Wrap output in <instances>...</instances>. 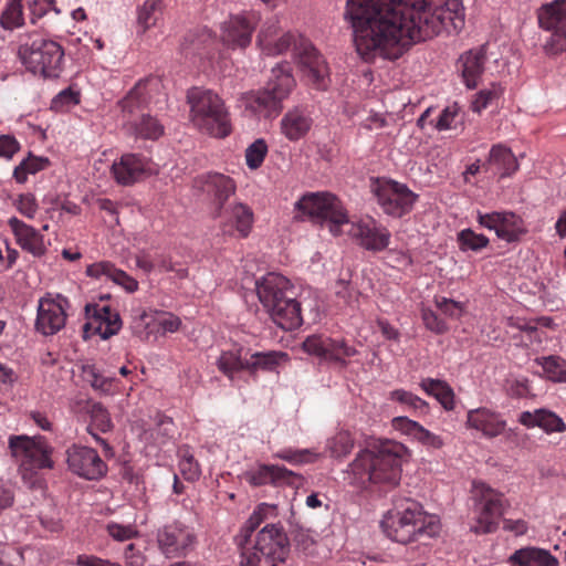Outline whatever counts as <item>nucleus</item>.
<instances>
[{
  "mask_svg": "<svg viewBox=\"0 0 566 566\" xmlns=\"http://www.w3.org/2000/svg\"><path fill=\"white\" fill-rule=\"evenodd\" d=\"M345 18L354 31V44L365 62L399 59L406 48L441 32L464 27L461 0H446L432 8L428 0H347Z\"/></svg>",
  "mask_w": 566,
  "mask_h": 566,
  "instance_id": "f257e3e1",
  "label": "nucleus"
},
{
  "mask_svg": "<svg viewBox=\"0 0 566 566\" xmlns=\"http://www.w3.org/2000/svg\"><path fill=\"white\" fill-rule=\"evenodd\" d=\"M295 207L311 218L329 221V231L339 235L343 226H349L347 233L359 245L369 251H382L390 242V232L373 218L349 222L340 200L329 192H312L303 196Z\"/></svg>",
  "mask_w": 566,
  "mask_h": 566,
  "instance_id": "f03ea898",
  "label": "nucleus"
},
{
  "mask_svg": "<svg viewBox=\"0 0 566 566\" xmlns=\"http://www.w3.org/2000/svg\"><path fill=\"white\" fill-rule=\"evenodd\" d=\"M407 448L394 440H384L360 451L349 464L350 482L367 489L371 485L392 489L401 479V463Z\"/></svg>",
  "mask_w": 566,
  "mask_h": 566,
  "instance_id": "7ed1b4c3",
  "label": "nucleus"
},
{
  "mask_svg": "<svg viewBox=\"0 0 566 566\" xmlns=\"http://www.w3.org/2000/svg\"><path fill=\"white\" fill-rule=\"evenodd\" d=\"M256 293L279 327L293 331L302 325L301 305L289 279L277 273H268L261 281H256Z\"/></svg>",
  "mask_w": 566,
  "mask_h": 566,
  "instance_id": "20e7f679",
  "label": "nucleus"
},
{
  "mask_svg": "<svg viewBox=\"0 0 566 566\" xmlns=\"http://www.w3.org/2000/svg\"><path fill=\"white\" fill-rule=\"evenodd\" d=\"M187 103L190 106V122L199 132L216 138H226L231 134L229 109L217 93L192 87L187 93Z\"/></svg>",
  "mask_w": 566,
  "mask_h": 566,
  "instance_id": "39448f33",
  "label": "nucleus"
},
{
  "mask_svg": "<svg viewBox=\"0 0 566 566\" xmlns=\"http://www.w3.org/2000/svg\"><path fill=\"white\" fill-rule=\"evenodd\" d=\"M381 527L389 538L401 544L418 541L423 535L432 537L439 530L436 516L428 515L412 500H406L403 504L389 511L381 521Z\"/></svg>",
  "mask_w": 566,
  "mask_h": 566,
  "instance_id": "423d86ee",
  "label": "nucleus"
},
{
  "mask_svg": "<svg viewBox=\"0 0 566 566\" xmlns=\"http://www.w3.org/2000/svg\"><path fill=\"white\" fill-rule=\"evenodd\" d=\"M18 56L28 71L45 78H56L63 70V48L36 32L20 36Z\"/></svg>",
  "mask_w": 566,
  "mask_h": 566,
  "instance_id": "0eeeda50",
  "label": "nucleus"
},
{
  "mask_svg": "<svg viewBox=\"0 0 566 566\" xmlns=\"http://www.w3.org/2000/svg\"><path fill=\"white\" fill-rule=\"evenodd\" d=\"M294 86L291 65L279 64L272 69L266 85L261 90L245 93L242 101L247 109L259 116L276 117L283 109V101L289 97Z\"/></svg>",
  "mask_w": 566,
  "mask_h": 566,
  "instance_id": "6e6552de",
  "label": "nucleus"
},
{
  "mask_svg": "<svg viewBox=\"0 0 566 566\" xmlns=\"http://www.w3.org/2000/svg\"><path fill=\"white\" fill-rule=\"evenodd\" d=\"M266 36V33H264L262 44L259 45L264 54L279 55L293 46L307 78L316 88H324L326 86L327 65L308 40L295 36L291 32L282 33L275 39H268Z\"/></svg>",
  "mask_w": 566,
  "mask_h": 566,
  "instance_id": "1a4fd4ad",
  "label": "nucleus"
},
{
  "mask_svg": "<svg viewBox=\"0 0 566 566\" xmlns=\"http://www.w3.org/2000/svg\"><path fill=\"white\" fill-rule=\"evenodd\" d=\"M239 546L240 566H270L271 563L287 558L290 552L283 527L273 523L266 524L254 542H239Z\"/></svg>",
  "mask_w": 566,
  "mask_h": 566,
  "instance_id": "9d476101",
  "label": "nucleus"
},
{
  "mask_svg": "<svg viewBox=\"0 0 566 566\" xmlns=\"http://www.w3.org/2000/svg\"><path fill=\"white\" fill-rule=\"evenodd\" d=\"M11 455L20 461L23 479L31 478L33 472L42 469H53V448L43 437L11 436L9 438Z\"/></svg>",
  "mask_w": 566,
  "mask_h": 566,
  "instance_id": "9b49d317",
  "label": "nucleus"
},
{
  "mask_svg": "<svg viewBox=\"0 0 566 566\" xmlns=\"http://www.w3.org/2000/svg\"><path fill=\"white\" fill-rule=\"evenodd\" d=\"M370 188L384 213L392 218L409 214L419 198L407 185L388 178L374 179Z\"/></svg>",
  "mask_w": 566,
  "mask_h": 566,
  "instance_id": "f8f14e48",
  "label": "nucleus"
},
{
  "mask_svg": "<svg viewBox=\"0 0 566 566\" xmlns=\"http://www.w3.org/2000/svg\"><path fill=\"white\" fill-rule=\"evenodd\" d=\"M476 520L471 531L475 534H490L497 530L506 500L504 495L483 482H474L472 490Z\"/></svg>",
  "mask_w": 566,
  "mask_h": 566,
  "instance_id": "ddd939ff",
  "label": "nucleus"
},
{
  "mask_svg": "<svg viewBox=\"0 0 566 566\" xmlns=\"http://www.w3.org/2000/svg\"><path fill=\"white\" fill-rule=\"evenodd\" d=\"M537 21L541 29L551 32L544 45L545 52L551 55L566 52V0H554L541 6Z\"/></svg>",
  "mask_w": 566,
  "mask_h": 566,
  "instance_id": "4468645a",
  "label": "nucleus"
},
{
  "mask_svg": "<svg viewBox=\"0 0 566 566\" xmlns=\"http://www.w3.org/2000/svg\"><path fill=\"white\" fill-rule=\"evenodd\" d=\"M70 301L61 295L46 293L38 302L35 331L44 336L59 333L66 324Z\"/></svg>",
  "mask_w": 566,
  "mask_h": 566,
  "instance_id": "2eb2a0df",
  "label": "nucleus"
},
{
  "mask_svg": "<svg viewBox=\"0 0 566 566\" xmlns=\"http://www.w3.org/2000/svg\"><path fill=\"white\" fill-rule=\"evenodd\" d=\"M103 301L104 298H101L99 303H87L85 305L84 337L99 335L103 339H107L120 331L122 319L118 312Z\"/></svg>",
  "mask_w": 566,
  "mask_h": 566,
  "instance_id": "dca6fc26",
  "label": "nucleus"
},
{
  "mask_svg": "<svg viewBox=\"0 0 566 566\" xmlns=\"http://www.w3.org/2000/svg\"><path fill=\"white\" fill-rule=\"evenodd\" d=\"M261 21V13L256 10L243 11L230 15L221 28V40L231 49H245L252 41V34Z\"/></svg>",
  "mask_w": 566,
  "mask_h": 566,
  "instance_id": "f3484780",
  "label": "nucleus"
},
{
  "mask_svg": "<svg viewBox=\"0 0 566 566\" xmlns=\"http://www.w3.org/2000/svg\"><path fill=\"white\" fill-rule=\"evenodd\" d=\"M220 219V230L223 235L244 239L251 233L254 214L252 209L242 202L224 206L214 212Z\"/></svg>",
  "mask_w": 566,
  "mask_h": 566,
  "instance_id": "a211bd4d",
  "label": "nucleus"
},
{
  "mask_svg": "<svg viewBox=\"0 0 566 566\" xmlns=\"http://www.w3.org/2000/svg\"><path fill=\"white\" fill-rule=\"evenodd\" d=\"M478 223L495 231L499 239L515 242L527 232L523 219L511 211H494L490 213L478 212Z\"/></svg>",
  "mask_w": 566,
  "mask_h": 566,
  "instance_id": "6ab92c4d",
  "label": "nucleus"
},
{
  "mask_svg": "<svg viewBox=\"0 0 566 566\" xmlns=\"http://www.w3.org/2000/svg\"><path fill=\"white\" fill-rule=\"evenodd\" d=\"M69 469L86 480H97L107 472V465L93 448L73 444L66 451Z\"/></svg>",
  "mask_w": 566,
  "mask_h": 566,
  "instance_id": "aec40b11",
  "label": "nucleus"
},
{
  "mask_svg": "<svg viewBox=\"0 0 566 566\" xmlns=\"http://www.w3.org/2000/svg\"><path fill=\"white\" fill-rule=\"evenodd\" d=\"M303 349L310 354L345 366L346 359L356 355L357 350L344 339H333L322 335L308 336Z\"/></svg>",
  "mask_w": 566,
  "mask_h": 566,
  "instance_id": "412c9836",
  "label": "nucleus"
},
{
  "mask_svg": "<svg viewBox=\"0 0 566 566\" xmlns=\"http://www.w3.org/2000/svg\"><path fill=\"white\" fill-rule=\"evenodd\" d=\"M157 78H145L138 81L133 88L117 103L119 107L124 125L129 119H137L148 107L151 92L157 88Z\"/></svg>",
  "mask_w": 566,
  "mask_h": 566,
  "instance_id": "4be33fe9",
  "label": "nucleus"
},
{
  "mask_svg": "<svg viewBox=\"0 0 566 566\" xmlns=\"http://www.w3.org/2000/svg\"><path fill=\"white\" fill-rule=\"evenodd\" d=\"M160 552L168 558L186 555L195 543L193 533L181 524H170L158 531Z\"/></svg>",
  "mask_w": 566,
  "mask_h": 566,
  "instance_id": "5701e85b",
  "label": "nucleus"
},
{
  "mask_svg": "<svg viewBox=\"0 0 566 566\" xmlns=\"http://www.w3.org/2000/svg\"><path fill=\"white\" fill-rule=\"evenodd\" d=\"M8 226L14 234L17 244L23 251L32 254L34 258H41L46 253L50 243L45 241L40 230L27 224L17 217H11L8 220Z\"/></svg>",
  "mask_w": 566,
  "mask_h": 566,
  "instance_id": "b1692460",
  "label": "nucleus"
},
{
  "mask_svg": "<svg viewBox=\"0 0 566 566\" xmlns=\"http://www.w3.org/2000/svg\"><path fill=\"white\" fill-rule=\"evenodd\" d=\"M72 410L74 413L81 416H88L90 424L87 431L96 441L105 443L103 439L97 437L96 432H108L113 429V421L108 410L101 403L93 400H77L74 402Z\"/></svg>",
  "mask_w": 566,
  "mask_h": 566,
  "instance_id": "393cba45",
  "label": "nucleus"
},
{
  "mask_svg": "<svg viewBox=\"0 0 566 566\" xmlns=\"http://www.w3.org/2000/svg\"><path fill=\"white\" fill-rule=\"evenodd\" d=\"M148 160L137 154H125L112 166L115 180L124 186L140 180L149 169Z\"/></svg>",
  "mask_w": 566,
  "mask_h": 566,
  "instance_id": "a878e982",
  "label": "nucleus"
},
{
  "mask_svg": "<svg viewBox=\"0 0 566 566\" xmlns=\"http://www.w3.org/2000/svg\"><path fill=\"white\" fill-rule=\"evenodd\" d=\"M295 476L291 470L275 464H259L244 473L245 481L252 486L291 483Z\"/></svg>",
  "mask_w": 566,
  "mask_h": 566,
  "instance_id": "bb28decb",
  "label": "nucleus"
},
{
  "mask_svg": "<svg viewBox=\"0 0 566 566\" xmlns=\"http://www.w3.org/2000/svg\"><path fill=\"white\" fill-rule=\"evenodd\" d=\"M202 191L211 197L214 212L226 206L227 200L235 193V182L232 178L213 172L201 177Z\"/></svg>",
  "mask_w": 566,
  "mask_h": 566,
  "instance_id": "cd10ccee",
  "label": "nucleus"
},
{
  "mask_svg": "<svg viewBox=\"0 0 566 566\" xmlns=\"http://www.w3.org/2000/svg\"><path fill=\"white\" fill-rule=\"evenodd\" d=\"M86 274L93 279L113 281L129 293H133L138 289V282L134 277L128 275L125 271L117 269L109 261H101L90 264L86 268Z\"/></svg>",
  "mask_w": 566,
  "mask_h": 566,
  "instance_id": "c85d7f7f",
  "label": "nucleus"
},
{
  "mask_svg": "<svg viewBox=\"0 0 566 566\" xmlns=\"http://www.w3.org/2000/svg\"><path fill=\"white\" fill-rule=\"evenodd\" d=\"M392 426L396 430L417 440L427 449L439 450L444 446L442 437L429 431L417 421L407 417H396L392 419Z\"/></svg>",
  "mask_w": 566,
  "mask_h": 566,
  "instance_id": "c756f323",
  "label": "nucleus"
},
{
  "mask_svg": "<svg viewBox=\"0 0 566 566\" xmlns=\"http://www.w3.org/2000/svg\"><path fill=\"white\" fill-rule=\"evenodd\" d=\"M470 428L481 431L486 437H496L505 429V421L500 416L486 408L470 410L467 417Z\"/></svg>",
  "mask_w": 566,
  "mask_h": 566,
  "instance_id": "7c9ffc66",
  "label": "nucleus"
},
{
  "mask_svg": "<svg viewBox=\"0 0 566 566\" xmlns=\"http://www.w3.org/2000/svg\"><path fill=\"white\" fill-rule=\"evenodd\" d=\"M486 52L484 46L473 49L461 55L459 63L463 81L469 88H475L484 71Z\"/></svg>",
  "mask_w": 566,
  "mask_h": 566,
  "instance_id": "2f4dec72",
  "label": "nucleus"
},
{
  "mask_svg": "<svg viewBox=\"0 0 566 566\" xmlns=\"http://www.w3.org/2000/svg\"><path fill=\"white\" fill-rule=\"evenodd\" d=\"M511 566H558V559L547 549L523 547L515 551L509 558Z\"/></svg>",
  "mask_w": 566,
  "mask_h": 566,
  "instance_id": "473e14b6",
  "label": "nucleus"
},
{
  "mask_svg": "<svg viewBox=\"0 0 566 566\" xmlns=\"http://www.w3.org/2000/svg\"><path fill=\"white\" fill-rule=\"evenodd\" d=\"M312 119L300 108L289 111L281 120V129L290 140H298L310 130Z\"/></svg>",
  "mask_w": 566,
  "mask_h": 566,
  "instance_id": "72a5a7b5",
  "label": "nucleus"
},
{
  "mask_svg": "<svg viewBox=\"0 0 566 566\" xmlns=\"http://www.w3.org/2000/svg\"><path fill=\"white\" fill-rule=\"evenodd\" d=\"M128 133L143 139H158L164 134V126L149 114H142L137 119H129L124 125Z\"/></svg>",
  "mask_w": 566,
  "mask_h": 566,
  "instance_id": "f704fd0d",
  "label": "nucleus"
},
{
  "mask_svg": "<svg viewBox=\"0 0 566 566\" xmlns=\"http://www.w3.org/2000/svg\"><path fill=\"white\" fill-rule=\"evenodd\" d=\"M244 348L240 345H233L228 350H222L218 360V369L227 376L231 381L234 379V374L247 370L248 359L243 358Z\"/></svg>",
  "mask_w": 566,
  "mask_h": 566,
  "instance_id": "c9c22d12",
  "label": "nucleus"
},
{
  "mask_svg": "<svg viewBox=\"0 0 566 566\" xmlns=\"http://www.w3.org/2000/svg\"><path fill=\"white\" fill-rule=\"evenodd\" d=\"M289 358L284 352H256L251 355L245 365L247 371L251 375L261 371H274L282 363Z\"/></svg>",
  "mask_w": 566,
  "mask_h": 566,
  "instance_id": "e433bc0d",
  "label": "nucleus"
},
{
  "mask_svg": "<svg viewBox=\"0 0 566 566\" xmlns=\"http://www.w3.org/2000/svg\"><path fill=\"white\" fill-rule=\"evenodd\" d=\"M488 164L494 165L501 171V177L511 176L518 169V163L514 154L503 144L492 146Z\"/></svg>",
  "mask_w": 566,
  "mask_h": 566,
  "instance_id": "4c0bfd02",
  "label": "nucleus"
},
{
  "mask_svg": "<svg viewBox=\"0 0 566 566\" xmlns=\"http://www.w3.org/2000/svg\"><path fill=\"white\" fill-rule=\"evenodd\" d=\"M420 387L427 395L434 397L446 410L454 409V392L446 381L424 378L421 380Z\"/></svg>",
  "mask_w": 566,
  "mask_h": 566,
  "instance_id": "58836bf2",
  "label": "nucleus"
},
{
  "mask_svg": "<svg viewBox=\"0 0 566 566\" xmlns=\"http://www.w3.org/2000/svg\"><path fill=\"white\" fill-rule=\"evenodd\" d=\"M535 364L542 367L545 377L554 382H566V359L560 356L537 357Z\"/></svg>",
  "mask_w": 566,
  "mask_h": 566,
  "instance_id": "ea45409f",
  "label": "nucleus"
},
{
  "mask_svg": "<svg viewBox=\"0 0 566 566\" xmlns=\"http://www.w3.org/2000/svg\"><path fill=\"white\" fill-rule=\"evenodd\" d=\"M49 165L50 160L48 158L30 154L14 168L13 178L18 184L23 185L27 182L29 175L38 174L48 168Z\"/></svg>",
  "mask_w": 566,
  "mask_h": 566,
  "instance_id": "a19ab883",
  "label": "nucleus"
},
{
  "mask_svg": "<svg viewBox=\"0 0 566 566\" xmlns=\"http://www.w3.org/2000/svg\"><path fill=\"white\" fill-rule=\"evenodd\" d=\"M164 3L161 0H146L138 9V24L143 31L156 27L158 21L163 18Z\"/></svg>",
  "mask_w": 566,
  "mask_h": 566,
  "instance_id": "79ce46f5",
  "label": "nucleus"
},
{
  "mask_svg": "<svg viewBox=\"0 0 566 566\" xmlns=\"http://www.w3.org/2000/svg\"><path fill=\"white\" fill-rule=\"evenodd\" d=\"M458 247L462 252L473 251L480 252L485 249L490 240L481 233L474 232L472 229H463L457 235Z\"/></svg>",
  "mask_w": 566,
  "mask_h": 566,
  "instance_id": "37998d69",
  "label": "nucleus"
},
{
  "mask_svg": "<svg viewBox=\"0 0 566 566\" xmlns=\"http://www.w3.org/2000/svg\"><path fill=\"white\" fill-rule=\"evenodd\" d=\"M274 506L266 503L259 504L240 532V542H248L251 539L253 532L263 523L269 514H272Z\"/></svg>",
  "mask_w": 566,
  "mask_h": 566,
  "instance_id": "c03bdc74",
  "label": "nucleus"
},
{
  "mask_svg": "<svg viewBox=\"0 0 566 566\" xmlns=\"http://www.w3.org/2000/svg\"><path fill=\"white\" fill-rule=\"evenodd\" d=\"M537 324H541L544 327H551L553 324V321L549 317H541L537 319L536 323L532 322V321H525V319L513 318V317L509 318V321H507V325L510 327H513L521 332L526 333L528 340L531 343H533V342L541 343L542 342L541 334L537 329Z\"/></svg>",
  "mask_w": 566,
  "mask_h": 566,
  "instance_id": "a18cd8bd",
  "label": "nucleus"
},
{
  "mask_svg": "<svg viewBox=\"0 0 566 566\" xmlns=\"http://www.w3.org/2000/svg\"><path fill=\"white\" fill-rule=\"evenodd\" d=\"M319 454L312 449H292L285 448L273 454V458L284 460L291 464L313 463L318 459Z\"/></svg>",
  "mask_w": 566,
  "mask_h": 566,
  "instance_id": "49530a36",
  "label": "nucleus"
},
{
  "mask_svg": "<svg viewBox=\"0 0 566 566\" xmlns=\"http://www.w3.org/2000/svg\"><path fill=\"white\" fill-rule=\"evenodd\" d=\"M23 24L21 0H8L6 9L0 17V25L6 30H12Z\"/></svg>",
  "mask_w": 566,
  "mask_h": 566,
  "instance_id": "de8ad7c7",
  "label": "nucleus"
},
{
  "mask_svg": "<svg viewBox=\"0 0 566 566\" xmlns=\"http://www.w3.org/2000/svg\"><path fill=\"white\" fill-rule=\"evenodd\" d=\"M503 94L501 85L492 83L490 87L481 90L474 95L471 103V109L474 113H481L483 109L493 104Z\"/></svg>",
  "mask_w": 566,
  "mask_h": 566,
  "instance_id": "09e8293b",
  "label": "nucleus"
},
{
  "mask_svg": "<svg viewBox=\"0 0 566 566\" xmlns=\"http://www.w3.org/2000/svg\"><path fill=\"white\" fill-rule=\"evenodd\" d=\"M179 470L187 481H197L200 478L201 470L199 463L195 460L188 447H182L178 451Z\"/></svg>",
  "mask_w": 566,
  "mask_h": 566,
  "instance_id": "8fccbe9b",
  "label": "nucleus"
},
{
  "mask_svg": "<svg viewBox=\"0 0 566 566\" xmlns=\"http://www.w3.org/2000/svg\"><path fill=\"white\" fill-rule=\"evenodd\" d=\"M82 370L87 382L93 389L103 394H111L114 387V379L102 376L94 365H83Z\"/></svg>",
  "mask_w": 566,
  "mask_h": 566,
  "instance_id": "3c124183",
  "label": "nucleus"
},
{
  "mask_svg": "<svg viewBox=\"0 0 566 566\" xmlns=\"http://www.w3.org/2000/svg\"><path fill=\"white\" fill-rule=\"evenodd\" d=\"M538 427L546 433L564 432L566 431L565 421L555 412L541 408L538 409Z\"/></svg>",
  "mask_w": 566,
  "mask_h": 566,
  "instance_id": "603ef678",
  "label": "nucleus"
},
{
  "mask_svg": "<svg viewBox=\"0 0 566 566\" xmlns=\"http://www.w3.org/2000/svg\"><path fill=\"white\" fill-rule=\"evenodd\" d=\"M174 421L171 418L166 416H158L156 427L150 430V438L158 446L166 444L174 433Z\"/></svg>",
  "mask_w": 566,
  "mask_h": 566,
  "instance_id": "864d4df0",
  "label": "nucleus"
},
{
  "mask_svg": "<svg viewBox=\"0 0 566 566\" xmlns=\"http://www.w3.org/2000/svg\"><path fill=\"white\" fill-rule=\"evenodd\" d=\"M390 399L409 409L418 410L420 412H427L429 408L428 403L423 399L405 389H396L391 391Z\"/></svg>",
  "mask_w": 566,
  "mask_h": 566,
  "instance_id": "5fc2aeb1",
  "label": "nucleus"
},
{
  "mask_svg": "<svg viewBox=\"0 0 566 566\" xmlns=\"http://www.w3.org/2000/svg\"><path fill=\"white\" fill-rule=\"evenodd\" d=\"M354 447V440L349 432L340 431L328 441L331 455L340 458L347 455Z\"/></svg>",
  "mask_w": 566,
  "mask_h": 566,
  "instance_id": "6e6d98bb",
  "label": "nucleus"
},
{
  "mask_svg": "<svg viewBox=\"0 0 566 566\" xmlns=\"http://www.w3.org/2000/svg\"><path fill=\"white\" fill-rule=\"evenodd\" d=\"M268 154V145L263 139H256L245 150V161L250 169H258Z\"/></svg>",
  "mask_w": 566,
  "mask_h": 566,
  "instance_id": "4d7b16f0",
  "label": "nucleus"
},
{
  "mask_svg": "<svg viewBox=\"0 0 566 566\" xmlns=\"http://www.w3.org/2000/svg\"><path fill=\"white\" fill-rule=\"evenodd\" d=\"M80 104V93L72 87L61 91L51 101V109L55 112H64Z\"/></svg>",
  "mask_w": 566,
  "mask_h": 566,
  "instance_id": "13d9d810",
  "label": "nucleus"
},
{
  "mask_svg": "<svg viewBox=\"0 0 566 566\" xmlns=\"http://www.w3.org/2000/svg\"><path fill=\"white\" fill-rule=\"evenodd\" d=\"M15 209L25 218L33 219L39 210L35 196L31 192L20 193L12 201Z\"/></svg>",
  "mask_w": 566,
  "mask_h": 566,
  "instance_id": "bf43d9fd",
  "label": "nucleus"
},
{
  "mask_svg": "<svg viewBox=\"0 0 566 566\" xmlns=\"http://www.w3.org/2000/svg\"><path fill=\"white\" fill-rule=\"evenodd\" d=\"M460 113V107L457 103L448 105L439 115L434 127L438 130H447L451 128H455L457 118Z\"/></svg>",
  "mask_w": 566,
  "mask_h": 566,
  "instance_id": "052dcab7",
  "label": "nucleus"
},
{
  "mask_svg": "<svg viewBox=\"0 0 566 566\" xmlns=\"http://www.w3.org/2000/svg\"><path fill=\"white\" fill-rule=\"evenodd\" d=\"M29 10L31 15V22L34 24L41 18H43L49 11L53 10L59 13V9L55 6V0H32L29 3Z\"/></svg>",
  "mask_w": 566,
  "mask_h": 566,
  "instance_id": "680f3d73",
  "label": "nucleus"
},
{
  "mask_svg": "<svg viewBox=\"0 0 566 566\" xmlns=\"http://www.w3.org/2000/svg\"><path fill=\"white\" fill-rule=\"evenodd\" d=\"M421 317L424 326L436 333L443 334L448 331V325L443 319H441L432 310L423 308L421 313Z\"/></svg>",
  "mask_w": 566,
  "mask_h": 566,
  "instance_id": "e2e57ef3",
  "label": "nucleus"
},
{
  "mask_svg": "<svg viewBox=\"0 0 566 566\" xmlns=\"http://www.w3.org/2000/svg\"><path fill=\"white\" fill-rule=\"evenodd\" d=\"M107 533L115 541L124 542L134 538L137 531L132 525H120L117 523H109L107 525Z\"/></svg>",
  "mask_w": 566,
  "mask_h": 566,
  "instance_id": "0e129e2a",
  "label": "nucleus"
},
{
  "mask_svg": "<svg viewBox=\"0 0 566 566\" xmlns=\"http://www.w3.org/2000/svg\"><path fill=\"white\" fill-rule=\"evenodd\" d=\"M436 305L444 315L452 318H459L463 312L461 303L443 296L436 298Z\"/></svg>",
  "mask_w": 566,
  "mask_h": 566,
  "instance_id": "69168bd1",
  "label": "nucleus"
},
{
  "mask_svg": "<svg viewBox=\"0 0 566 566\" xmlns=\"http://www.w3.org/2000/svg\"><path fill=\"white\" fill-rule=\"evenodd\" d=\"M507 391L512 397L523 398L531 394L527 378H515L507 381Z\"/></svg>",
  "mask_w": 566,
  "mask_h": 566,
  "instance_id": "338daca9",
  "label": "nucleus"
},
{
  "mask_svg": "<svg viewBox=\"0 0 566 566\" xmlns=\"http://www.w3.org/2000/svg\"><path fill=\"white\" fill-rule=\"evenodd\" d=\"M19 149L20 144L13 136H0V157L11 159Z\"/></svg>",
  "mask_w": 566,
  "mask_h": 566,
  "instance_id": "774afa93",
  "label": "nucleus"
}]
</instances>
